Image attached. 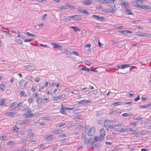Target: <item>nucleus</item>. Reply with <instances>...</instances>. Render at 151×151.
<instances>
[{
  "mask_svg": "<svg viewBox=\"0 0 151 151\" xmlns=\"http://www.w3.org/2000/svg\"><path fill=\"white\" fill-rule=\"evenodd\" d=\"M126 131V129H120L119 131L121 132H125Z\"/></svg>",
  "mask_w": 151,
  "mask_h": 151,
  "instance_id": "61",
  "label": "nucleus"
},
{
  "mask_svg": "<svg viewBox=\"0 0 151 151\" xmlns=\"http://www.w3.org/2000/svg\"><path fill=\"white\" fill-rule=\"evenodd\" d=\"M20 85L21 87L25 86L27 84V83L25 80H21L20 81Z\"/></svg>",
  "mask_w": 151,
  "mask_h": 151,
  "instance_id": "11",
  "label": "nucleus"
},
{
  "mask_svg": "<svg viewBox=\"0 0 151 151\" xmlns=\"http://www.w3.org/2000/svg\"><path fill=\"white\" fill-rule=\"evenodd\" d=\"M111 7L112 9V12L114 13L116 10H117V8H116L115 4H114V6H112Z\"/></svg>",
  "mask_w": 151,
  "mask_h": 151,
  "instance_id": "18",
  "label": "nucleus"
},
{
  "mask_svg": "<svg viewBox=\"0 0 151 151\" xmlns=\"http://www.w3.org/2000/svg\"><path fill=\"white\" fill-rule=\"evenodd\" d=\"M80 70H86V71H89V69L88 68L86 67L81 68H80Z\"/></svg>",
  "mask_w": 151,
  "mask_h": 151,
  "instance_id": "41",
  "label": "nucleus"
},
{
  "mask_svg": "<svg viewBox=\"0 0 151 151\" xmlns=\"http://www.w3.org/2000/svg\"><path fill=\"white\" fill-rule=\"evenodd\" d=\"M83 127L82 125H78L77 127V128L79 129H80L82 128Z\"/></svg>",
  "mask_w": 151,
  "mask_h": 151,
  "instance_id": "63",
  "label": "nucleus"
},
{
  "mask_svg": "<svg viewBox=\"0 0 151 151\" xmlns=\"http://www.w3.org/2000/svg\"><path fill=\"white\" fill-rule=\"evenodd\" d=\"M28 109V107L25 104L22 105L21 109L22 110H27Z\"/></svg>",
  "mask_w": 151,
  "mask_h": 151,
  "instance_id": "22",
  "label": "nucleus"
},
{
  "mask_svg": "<svg viewBox=\"0 0 151 151\" xmlns=\"http://www.w3.org/2000/svg\"><path fill=\"white\" fill-rule=\"evenodd\" d=\"M19 129V128L15 126V127L13 128L12 130V132H17V130H18Z\"/></svg>",
  "mask_w": 151,
  "mask_h": 151,
  "instance_id": "26",
  "label": "nucleus"
},
{
  "mask_svg": "<svg viewBox=\"0 0 151 151\" xmlns=\"http://www.w3.org/2000/svg\"><path fill=\"white\" fill-rule=\"evenodd\" d=\"M90 102V101L88 100H84L79 101L78 104H83L86 103H88Z\"/></svg>",
  "mask_w": 151,
  "mask_h": 151,
  "instance_id": "13",
  "label": "nucleus"
},
{
  "mask_svg": "<svg viewBox=\"0 0 151 151\" xmlns=\"http://www.w3.org/2000/svg\"><path fill=\"white\" fill-rule=\"evenodd\" d=\"M129 115V114L127 113H125L123 114H122V116L123 117H127Z\"/></svg>",
  "mask_w": 151,
  "mask_h": 151,
  "instance_id": "53",
  "label": "nucleus"
},
{
  "mask_svg": "<svg viewBox=\"0 0 151 151\" xmlns=\"http://www.w3.org/2000/svg\"><path fill=\"white\" fill-rule=\"evenodd\" d=\"M141 151H148L149 150L145 148H142L141 150Z\"/></svg>",
  "mask_w": 151,
  "mask_h": 151,
  "instance_id": "64",
  "label": "nucleus"
},
{
  "mask_svg": "<svg viewBox=\"0 0 151 151\" xmlns=\"http://www.w3.org/2000/svg\"><path fill=\"white\" fill-rule=\"evenodd\" d=\"M141 8L144 9H151V6L148 5H142L141 6Z\"/></svg>",
  "mask_w": 151,
  "mask_h": 151,
  "instance_id": "15",
  "label": "nucleus"
},
{
  "mask_svg": "<svg viewBox=\"0 0 151 151\" xmlns=\"http://www.w3.org/2000/svg\"><path fill=\"white\" fill-rule=\"evenodd\" d=\"M91 44H87L85 46V47H88V48H91Z\"/></svg>",
  "mask_w": 151,
  "mask_h": 151,
  "instance_id": "60",
  "label": "nucleus"
},
{
  "mask_svg": "<svg viewBox=\"0 0 151 151\" xmlns=\"http://www.w3.org/2000/svg\"><path fill=\"white\" fill-rule=\"evenodd\" d=\"M5 103V101H4L3 99L0 100V105H3Z\"/></svg>",
  "mask_w": 151,
  "mask_h": 151,
  "instance_id": "48",
  "label": "nucleus"
},
{
  "mask_svg": "<svg viewBox=\"0 0 151 151\" xmlns=\"http://www.w3.org/2000/svg\"><path fill=\"white\" fill-rule=\"evenodd\" d=\"M131 12V10L128 9V8L125 9V12L126 14H132L133 15V14Z\"/></svg>",
  "mask_w": 151,
  "mask_h": 151,
  "instance_id": "14",
  "label": "nucleus"
},
{
  "mask_svg": "<svg viewBox=\"0 0 151 151\" xmlns=\"http://www.w3.org/2000/svg\"><path fill=\"white\" fill-rule=\"evenodd\" d=\"M116 127V124L111 125L109 126V127L111 129H113Z\"/></svg>",
  "mask_w": 151,
  "mask_h": 151,
  "instance_id": "50",
  "label": "nucleus"
},
{
  "mask_svg": "<svg viewBox=\"0 0 151 151\" xmlns=\"http://www.w3.org/2000/svg\"><path fill=\"white\" fill-rule=\"evenodd\" d=\"M42 119L43 120H49L50 119V116H47L42 117Z\"/></svg>",
  "mask_w": 151,
  "mask_h": 151,
  "instance_id": "35",
  "label": "nucleus"
},
{
  "mask_svg": "<svg viewBox=\"0 0 151 151\" xmlns=\"http://www.w3.org/2000/svg\"><path fill=\"white\" fill-rule=\"evenodd\" d=\"M24 33L26 35H27L28 36L31 37H33L35 36V35L34 34H30L29 32L25 31L24 32Z\"/></svg>",
  "mask_w": 151,
  "mask_h": 151,
  "instance_id": "19",
  "label": "nucleus"
},
{
  "mask_svg": "<svg viewBox=\"0 0 151 151\" xmlns=\"http://www.w3.org/2000/svg\"><path fill=\"white\" fill-rule=\"evenodd\" d=\"M16 41L17 42H18L20 44H21L22 43V42L20 39H18L17 37L16 38Z\"/></svg>",
  "mask_w": 151,
  "mask_h": 151,
  "instance_id": "40",
  "label": "nucleus"
},
{
  "mask_svg": "<svg viewBox=\"0 0 151 151\" xmlns=\"http://www.w3.org/2000/svg\"><path fill=\"white\" fill-rule=\"evenodd\" d=\"M53 133L55 134H59L60 133V130H55L53 131Z\"/></svg>",
  "mask_w": 151,
  "mask_h": 151,
  "instance_id": "43",
  "label": "nucleus"
},
{
  "mask_svg": "<svg viewBox=\"0 0 151 151\" xmlns=\"http://www.w3.org/2000/svg\"><path fill=\"white\" fill-rule=\"evenodd\" d=\"M6 88V86L4 85L3 84H1L0 89H1V91H4L5 90V89Z\"/></svg>",
  "mask_w": 151,
  "mask_h": 151,
  "instance_id": "28",
  "label": "nucleus"
},
{
  "mask_svg": "<svg viewBox=\"0 0 151 151\" xmlns=\"http://www.w3.org/2000/svg\"><path fill=\"white\" fill-rule=\"evenodd\" d=\"M16 123L17 124L21 125L22 124H25V122L24 121H19L17 122Z\"/></svg>",
  "mask_w": 151,
  "mask_h": 151,
  "instance_id": "32",
  "label": "nucleus"
},
{
  "mask_svg": "<svg viewBox=\"0 0 151 151\" xmlns=\"http://www.w3.org/2000/svg\"><path fill=\"white\" fill-rule=\"evenodd\" d=\"M20 92L21 93L20 94L21 96H23L24 95V91H20Z\"/></svg>",
  "mask_w": 151,
  "mask_h": 151,
  "instance_id": "62",
  "label": "nucleus"
},
{
  "mask_svg": "<svg viewBox=\"0 0 151 151\" xmlns=\"http://www.w3.org/2000/svg\"><path fill=\"white\" fill-rule=\"evenodd\" d=\"M42 101V99L39 97L37 99V102L38 103H40Z\"/></svg>",
  "mask_w": 151,
  "mask_h": 151,
  "instance_id": "46",
  "label": "nucleus"
},
{
  "mask_svg": "<svg viewBox=\"0 0 151 151\" xmlns=\"http://www.w3.org/2000/svg\"><path fill=\"white\" fill-rule=\"evenodd\" d=\"M95 132V130L94 127H92L88 130V135L89 136H91L93 135Z\"/></svg>",
  "mask_w": 151,
  "mask_h": 151,
  "instance_id": "4",
  "label": "nucleus"
},
{
  "mask_svg": "<svg viewBox=\"0 0 151 151\" xmlns=\"http://www.w3.org/2000/svg\"><path fill=\"white\" fill-rule=\"evenodd\" d=\"M28 132V133L27 134V136L29 137H33L34 134L32 132V130L31 129H29L27 130Z\"/></svg>",
  "mask_w": 151,
  "mask_h": 151,
  "instance_id": "7",
  "label": "nucleus"
},
{
  "mask_svg": "<svg viewBox=\"0 0 151 151\" xmlns=\"http://www.w3.org/2000/svg\"><path fill=\"white\" fill-rule=\"evenodd\" d=\"M6 135H2V137H1V140H2L5 141L6 139Z\"/></svg>",
  "mask_w": 151,
  "mask_h": 151,
  "instance_id": "38",
  "label": "nucleus"
},
{
  "mask_svg": "<svg viewBox=\"0 0 151 151\" xmlns=\"http://www.w3.org/2000/svg\"><path fill=\"white\" fill-rule=\"evenodd\" d=\"M143 119V117H140V116L134 117L133 118L134 120H141Z\"/></svg>",
  "mask_w": 151,
  "mask_h": 151,
  "instance_id": "24",
  "label": "nucleus"
},
{
  "mask_svg": "<svg viewBox=\"0 0 151 151\" xmlns=\"http://www.w3.org/2000/svg\"><path fill=\"white\" fill-rule=\"evenodd\" d=\"M59 8L61 10L67 9H68L67 4L66 5L60 6Z\"/></svg>",
  "mask_w": 151,
  "mask_h": 151,
  "instance_id": "21",
  "label": "nucleus"
},
{
  "mask_svg": "<svg viewBox=\"0 0 151 151\" xmlns=\"http://www.w3.org/2000/svg\"><path fill=\"white\" fill-rule=\"evenodd\" d=\"M150 106L149 104L146 105L145 106L143 105H140L139 107L141 108H149Z\"/></svg>",
  "mask_w": 151,
  "mask_h": 151,
  "instance_id": "37",
  "label": "nucleus"
},
{
  "mask_svg": "<svg viewBox=\"0 0 151 151\" xmlns=\"http://www.w3.org/2000/svg\"><path fill=\"white\" fill-rule=\"evenodd\" d=\"M104 12L107 13L112 12L111 10L110 9H104Z\"/></svg>",
  "mask_w": 151,
  "mask_h": 151,
  "instance_id": "42",
  "label": "nucleus"
},
{
  "mask_svg": "<svg viewBox=\"0 0 151 151\" xmlns=\"http://www.w3.org/2000/svg\"><path fill=\"white\" fill-rule=\"evenodd\" d=\"M92 17H93L97 20H102L104 18L103 17H100L99 16L93 15L92 16Z\"/></svg>",
  "mask_w": 151,
  "mask_h": 151,
  "instance_id": "12",
  "label": "nucleus"
},
{
  "mask_svg": "<svg viewBox=\"0 0 151 151\" xmlns=\"http://www.w3.org/2000/svg\"><path fill=\"white\" fill-rule=\"evenodd\" d=\"M137 124L135 122H134V123H131L130 124V125L131 126H136Z\"/></svg>",
  "mask_w": 151,
  "mask_h": 151,
  "instance_id": "55",
  "label": "nucleus"
},
{
  "mask_svg": "<svg viewBox=\"0 0 151 151\" xmlns=\"http://www.w3.org/2000/svg\"><path fill=\"white\" fill-rule=\"evenodd\" d=\"M25 118H30L34 116V114L32 113V111L29 109L27 110L26 114H24Z\"/></svg>",
  "mask_w": 151,
  "mask_h": 151,
  "instance_id": "2",
  "label": "nucleus"
},
{
  "mask_svg": "<svg viewBox=\"0 0 151 151\" xmlns=\"http://www.w3.org/2000/svg\"><path fill=\"white\" fill-rule=\"evenodd\" d=\"M67 96V95L64 93L62 94L61 95V99L64 98Z\"/></svg>",
  "mask_w": 151,
  "mask_h": 151,
  "instance_id": "45",
  "label": "nucleus"
},
{
  "mask_svg": "<svg viewBox=\"0 0 151 151\" xmlns=\"http://www.w3.org/2000/svg\"><path fill=\"white\" fill-rule=\"evenodd\" d=\"M111 0H104V4H111Z\"/></svg>",
  "mask_w": 151,
  "mask_h": 151,
  "instance_id": "49",
  "label": "nucleus"
},
{
  "mask_svg": "<svg viewBox=\"0 0 151 151\" xmlns=\"http://www.w3.org/2000/svg\"><path fill=\"white\" fill-rule=\"evenodd\" d=\"M32 40V39H26L24 40V42H30Z\"/></svg>",
  "mask_w": 151,
  "mask_h": 151,
  "instance_id": "57",
  "label": "nucleus"
},
{
  "mask_svg": "<svg viewBox=\"0 0 151 151\" xmlns=\"http://www.w3.org/2000/svg\"><path fill=\"white\" fill-rule=\"evenodd\" d=\"M65 108L62 107L60 111V112L63 114H66V112L65 111Z\"/></svg>",
  "mask_w": 151,
  "mask_h": 151,
  "instance_id": "29",
  "label": "nucleus"
},
{
  "mask_svg": "<svg viewBox=\"0 0 151 151\" xmlns=\"http://www.w3.org/2000/svg\"><path fill=\"white\" fill-rule=\"evenodd\" d=\"M80 12L83 13V14H86L88 15L89 14V12H88L86 10H80Z\"/></svg>",
  "mask_w": 151,
  "mask_h": 151,
  "instance_id": "33",
  "label": "nucleus"
},
{
  "mask_svg": "<svg viewBox=\"0 0 151 151\" xmlns=\"http://www.w3.org/2000/svg\"><path fill=\"white\" fill-rule=\"evenodd\" d=\"M71 18V17H68V18H64V20L66 21L67 22H68L70 20V19Z\"/></svg>",
  "mask_w": 151,
  "mask_h": 151,
  "instance_id": "47",
  "label": "nucleus"
},
{
  "mask_svg": "<svg viewBox=\"0 0 151 151\" xmlns=\"http://www.w3.org/2000/svg\"><path fill=\"white\" fill-rule=\"evenodd\" d=\"M24 67H25L27 70H35V66H32L30 65H27L26 66H24Z\"/></svg>",
  "mask_w": 151,
  "mask_h": 151,
  "instance_id": "9",
  "label": "nucleus"
},
{
  "mask_svg": "<svg viewBox=\"0 0 151 151\" xmlns=\"http://www.w3.org/2000/svg\"><path fill=\"white\" fill-rule=\"evenodd\" d=\"M83 4L85 5H89L91 4V1L89 0H85L82 1Z\"/></svg>",
  "mask_w": 151,
  "mask_h": 151,
  "instance_id": "10",
  "label": "nucleus"
},
{
  "mask_svg": "<svg viewBox=\"0 0 151 151\" xmlns=\"http://www.w3.org/2000/svg\"><path fill=\"white\" fill-rule=\"evenodd\" d=\"M26 140V139H21L20 142L22 144L24 143V142H25V143H26L25 141Z\"/></svg>",
  "mask_w": 151,
  "mask_h": 151,
  "instance_id": "51",
  "label": "nucleus"
},
{
  "mask_svg": "<svg viewBox=\"0 0 151 151\" xmlns=\"http://www.w3.org/2000/svg\"><path fill=\"white\" fill-rule=\"evenodd\" d=\"M122 103L121 102H116L112 104V105L114 106H116L119 105H120Z\"/></svg>",
  "mask_w": 151,
  "mask_h": 151,
  "instance_id": "31",
  "label": "nucleus"
},
{
  "mask_svg": "<svg viewBox=\"0 0 151 151\" xmlns=\"http://www.w3.org/2000/svg\"><path fill=\"white\" fill-rule=\"evenodd\" d=\"M76 123H71L70 124V127H74L76 126Z\"/></svg>",
  "mask_w": 151,
  "mask_h": 151,
  "instance_id": "52",
  "label": "nucleus"
},
{
  "mask_svg": "<svg viewBox=\"0 0 151 151\" xmlns=\"http://www.w3.org/2000/svg\"><path fill=\"white\" fill-rule=\"evenodd\" d=\"M6 115L11 116H13L15 114V112H9L6 113Z\"/></svg>",
  "mask_w": 151,
  "mask_h": 151,
  "instance_id": "23",
  "label": "nucleus"
},
{
  "mask_svg": "<svg viewBox=\"0 0 151 151\" xmlns=\"http://www.w3.org/2000/svg\"><path fill=\"white\" fill-rule=\"evenodd\" d=\"M119 1L120 3L121 6L124 7L125 9L128 8V2H125L124 1L122 0H119Z\"/></svg>",
  "mask_w": 151,
  "mask_h": 151,
  "instance_id": "5",
  "label": "nucleus"
},
{
  "mask_svg": "<svg viewBox=\"0 0 151 151\" xmlns=\"http://www.w3.org/2000/svg\"><path fill=\"white\" fill-rule=\"evenodd\" d=\"M14 144L13 141H9L7 143V145H12Z\"/></svg>",
  "mask_w": 151,
  "mask_h": 151,
  "instance_id": "34",
  "label": "nucleus"
},
{
  "mask_svg": "<svg viewBox=\"0 0 151 151\" xmlns=\"http://www.w3.org/2000/svg\"><path fill=\"white\" fill-rule=\"evenodd\" d=\"M66 137V135L65 134H61L59 135V137L60 138L64 137Z\"/></svg>",
  "mask_w": 151,
  "mask_h": 151,
  "instance_id": "56",
  "label": "nucleus"
},
{
  "mask_svg": "<svg viewBox=\"0 0 151 151\" xmlns=\"http://www.w3.org/2000/svg\"><path fill=\"white\" fill-rule=\"evenodd\" d=\"M74 107H73L72 108H68V107H65V109H68L69 110H71L73 109Z\"/></svg>",
  "mask_w": 151,
  "mask_h": 151,
  "instance_id": "59",
  "label": "nucleus"
},
{
  "mask_svg": "<svg viewBox=\"0 0 151 151\" xmlns=\"http://www.w3.org/2000/svg\"><path fill=\"white\" fill-rule=\"evenodd\" d=\"M68 7H70V8H71L72 9H74L75 8L74 6H71L69 4H67Z\"/></svg>",
  "mask_w": 151,
  "mask_h": 151,
  "instance_id": "54",
  "label": "nucleus"
},
{
  "mask_svg": "<svg viewBox=\"0 0 151 151\" xmlns=\"http://www.w3.org/2000/svg\"><path fill=\"white\" fill-rule=\"evenodd\" d=\"M117 113V111L116 110L114 111L110 110L109 112V114H115Z\"/></svg>",
  "mask_w": 151,
  "mask_h": 151,
  "instance_id": "27",
  "label": "nucleus"
},
{
  "mask_svg": "<svg viewBox=\"0 0 151 151\" xmlns=\"http://www.w3.org/2000/svg\"><path fill=\"white\" fill-rule=\"evenodd\" d=\"M86 134L85 133H83L82 134V136L81 137V138L82 139H83L85 138L86 137Z\"/></svg>",
  "mask_w": 151,
  "mask_h": 151,
  "instance_id": "58",
  "label": "nucleus"
},
{
  "mask_svg": "<svg viewBox=\"0 0 151 151\" xmlns=\"http://www.w3.org/2000/svg\"><path fill=\"white\" fill-rule=\"evenodd\" d=\"M90 142H91V139L87 138L84 140V143L85 144L88 145Z\"/></svg>",
  "mask_w": 151,
  "mask_h": 151,
  "instance_id": "20",
  "label": "nucleus"
},
{
  "mask_svg": "<svg viewBox=\"0 0 151 151\" xmlns=\"http://www.w3.org/2000/svg\"><path fill=\"white\" fill-rule=\"evenodd\" d=\"M137 35L139 36L143 37H151V34L149 33H146L144 32H138Z\"/></svg>",
  "mask_w": 151,
  "mask_h": 151,
  "instance_id": "6",
  "label": "nucleus"
},
{
  "mask_svg": "<svg viewBox=\"0 0 151 151\" xmlns=\"http://www.w3.org/2000/svg\"><path fill=\"white\" fill-rule=\"evenodd\" d=\"M142 1L141 0H138L133 1L132 4L136 7H141V5L142 4Z\"/></svg>",
  "mask_w": 151,
  "mask_h": 151,
  "instance_id": "3",
  "label": "nucleus"
},
{
  "mask_svg": "<svg viewBox=\"0 0 151 151\" xmlns=\"http://www.w3.org/2000/svg\"><path fill=\"white\" fill-rule=\"evenodd\" d=\"M69 52L70 53V54H69V55H70L71 54H73L76 55H79V54L78 53L75 51H73L72 52Z\"/></svg>",
  "mask_w": 151,
  "mask_h": 151,
  "instance_id": "36",
  "label": "nucleus"
},
{
  "mask_svg": "<svg viewBox=\"0 0 151 151\" xmlns=\"http://www.w3.org/2000/svg\"><path fill=\"white\" fill-rule=\"evenodd\" d=\"M71 18H73V19L77 20H79L80 19V17L77 15H74L73 16H71Z\"/></svg>",
  "mask_w": 151,
  "mask_h": 151,
  "instance_id": "17",
  "label": "nucleus"
},
{
  "mask_svg": "<svg viewBox=\"0 0 151 151\" xmlns=\"http://www.w3.org/2000/svg\"><path fill=\"white\" fill-rule=\"evenodd\" d=\"M99 136H97L95 137L94 141L95 142H97L98 141H102L103 140V137H104V129L102 128L99 132Z\"/></svg>",
  "mask_w": 151,
  "mask_h": 151,
  "instance_id": "1",
  "label": "nucleus"
},
{
  "mask_svg": "<svg viewBox=\"0 0 151 151\" xmlns=\"http://www.w3.org/2000/svg\"><path fill=\"white\" fill-rule=\"evenodd\" d=\"M119 32L121 33H123L124 34H127L128 33H131V31L129 30H124V31H121L119 30Z\"/></svg>",
  "mask_w": 151,
  "mask_h": 151,
  "instance_id": "16",
  "label": "nucleus"
},
{
  "mask_svg": "<svg viewBox=\"0 0 151 151\" xmlns=\"http://www.w3.org/2000/svg\"><path fill=\"white\" fill-rule=\"evenodd\" d=\"M22 104L21 102H19L17 104L16 108L18 109H21L22 107Z\"/></svg>",
  "mask_w": 151,
  "mask_h": 151,
  "instance_id": "25",
  "label": "nucleus"
},
{
  "mask_svg": "<svg viewBox=\"0 0 151 151\" xmlns=\"http://www.w3.org/2000/svg\"><path fill=\"white\" fill-rule=\"evenodd\" d=\"M51 45H53V47L54 48L58 47L59 45L58 44L55 43H52L51 44Z\"/></svg>",
  "mask_w": 151,
  "mask_h": 151,
  "instance_id": "39",
  "label": "nucleus"
},
{
  "mask_svg": "<svg viewBox=\"0 0 151 151\" xmlns=\"http://www.w3.org/2000/svg\"><path fill=\"white\" fill-rule=\"evenodd\" d=\"M131 66L130 64H124L122 65H119L117 66V68L119 69H124L126 68H128L130 67Z\"/></svg>",
  "mask_w": 151,
  "mask_h": 151,
  "instance_id": "8",
  "label": "nucleus"
},
{
  "mask_svg": "<svg viewBox=\"0 0 151 151\" xmlns=\"http://www.w3.org/2000/svg\"><path fill=\"white\" fill-rule=\"evenodd\" d=\"M65 123H63V122H61L60 123H59L57 124L58 126L59 127H62L63 125H65Z\"/></svg>",
  "mask_w": 151,
  "mask_h": 151,
  "instance_id": "44",
  "label": "nucleus"
},
{
  "mask_svg": "<svg viewBox=\"0 0 151 151\" xmlns=\"http://www.w3.org/2000/svg\"><path fill=\"white\" fill-rule=\"evenodd\" d=\"M71 28L73 29L74 31L77 32L78 31H80V29H79L77 27L71 26Z\"/></svg>",
  "mask_w": 151,
  "mask_h": 151,
  "instance_id": "30",
  "label": "nucleus"
}]
</instances>
